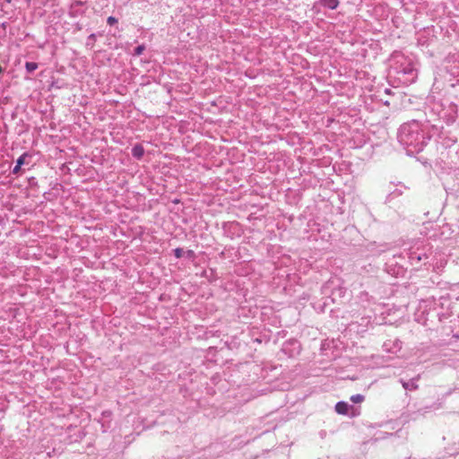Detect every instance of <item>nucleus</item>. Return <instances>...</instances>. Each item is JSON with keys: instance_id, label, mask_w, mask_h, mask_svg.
<instances>
[{"instance_id": "obj_1", "label": "nucleus", "mask_w": 459, "mask_h": 459, "mask_svg": "<svg viewBox=\"0 0 459 459\" xmlns=\"http://www.w3.org/2000/svg\"><path fill=\"white\" fill-rule=\"evenodd\" d=\"M397 137L409 155L421 152L429 140V136L423 132L421 125L415 120L402 125Z\"/></svg>"}, {"instance_id": "obj_2", "label": "nucleus", "mask_w": 459, "mask_h": 459, "mask_svg": "<svg viewBox=\"0 0 459 459\" xmlns=\"http://www.w3.org/2000/svg\"><path fill=\"white\" fill-rule=\"evenodd\" d=\"M383 347L387 352L395 354L402 349V342L398 339L394 341L388 340L387 342H384Z\"/></svg>"}, {"instance_id": "obj_3", "label": "nucleus", "mask_w": 459, "mask_h": 459, "mask_svg": "<svg viewBox=\"0 0 459 459\" xmlns=\"http://www.w3.org/2000/svg\"><path fill=\"white\" fill-rule=\"evenodd\" d=\"M419 377H416V378H412L409 381H403V379H401V383L403 385V387L405 389V390H416L418 388V385H417V380H418Z\"/></svg>"}, {"instance_id": "obj_4", "label": "nucleus", "mask_w": 459, "mask_h": 459, "mask_svg": "<svg viewBox=\"0 0 459 459\" xmlns=\"http://www.w3.org/2000/svg\"><path fill=\"white\" fill-rule=\"evenodd\" d=\"M398 73H403V74L410 75L411 80L415 77L416 73L415 69L411 64H407L405 66H402L399 68Z\"/></svg>"}, {"instance_id": "obj_5", "label": "nucleus", "mask_w": 459, "mask_h": 459, "mask_svg": "<svg viewBox=\"0 0 459 459\" xmlns=\"http://www.w3.org/2000/svg\"><path fill=\"white\" fill-rule=\"evenodd\" d=\"M350 405L345 402H338L335 404V411L338 414L345 415L349 411Z\"/></svg>"}, {"instance_id": "obj_6", "label": "nucleus", "mask_w": 459, "mask_h": 459, "mask_svg": "<svg viewBox=\"0 0 459 459\" xmlns=\"http://www.w3.org/2000/svg\"><path fill=\"white\" fill-rule=\"evenodd\" d=\"M144 154V149L141 144H135L132 148V155L137 160H141Z\"/></svg>"}, {"instance_id": "obj_7", "label": "nucleus", "mask_w": 459, "mask_h": 459, "mask_svg": "<svg viewBox=\"0 0 459 459\" xmlns=\"http://www.w3.org/2000/svg\"><path fill=\"white\" fill-rule=\"evenodd\" d=\"M320 4L330 10H335L339 5V0H320Z\"/></svg>"}, {"instance_id": "obj_8", "label": "nucleus", "mask_w": 459, "mask_h": 459, "mask_svg": "<svg viewBox=\"0 0 459 459\" xmlns=\"http://www.w3.org/2000/svg\"><path fill=\"white\" fill-rule=\"evenodd\" d=\"M25 68L28 74H32L38 68V64L34 62H26Z\"/></svg>"}, {"instance_id": "obj_9", "label": "nucleus", "mask_w": 459, "mask_h": 459, "mask_svg": "<svg viewBox=\"0 0 459 459\" xmlns=\"http://www.w3.org/2000/svg\"><path fill=\"white\" fill-rule=\"evenodd\" d=\"M365 399L364 395L357 394L351 396V401L354 403H359Z\"/></svg>"}, {"instance_id": "obj_10", "label": "nucleus", "mask_w": 459, "mask_h": 459, "mask_svg": "<svg viewBox=\"0 0 459 459\" xmlns=\"http://www.w3.org/2000/svg\"><path fill=\"white\" fill-rule=\"evenodd\" d=\"M30 157V155L27 153V152H24L22 155H21L17 160H16V163L18 164V166H22L23 164L26 163V159Z\"/></svg>"}, {"instance_id": "obj_11", "label": "nucleus", "mask_w": 459, "mask_h": 459, "mask_svg": "<svg viewBox=\"0 0 459 459\" xmlns=\"http://www.w3.org/2000/svg\"><path fill=\"white\" fill-rule=\"evenodd\" d=\"M145 49L144 45H139L137 46L134 50V56H141Z\"/></svg>"}, {"instance_id": "obj_12", "label": "nucleus", "mask_w": 459, "mask_h": 459, "mask_svg": "<svg viewBox=\"0 0 459 459\" xmlns=\"http://www.w3.org/2000/svg\"><path fill=\"white\" fill-rule=\"evenodd\" d=\"M410 259L411 260V262H413L414 260H417L418 262H420L422 259V256H421V255L413 252L411 254Z\"/></svg>"}, {"instance_id": "obj_13", "label": "nucleus", "mask_w": 459, "mask_h": 459, "mask_svg": "<svg viewBox=\"0 0 459 459\" xmlns=\"http://www.w3.org/2000/svg\"><path fill=\"white\" fill-rule=\"evenodd\" d=\"M183 254H184V250H183L182 248L178 247V248H176V249L174 250V255H175V256H176L177 258H180V257H182V256H183Z\"/></svg>"}, {"instance_id": "obj_14", "label": "nucleus", "mask_w": 459, "mask_h": 459, "mask_svg": "<svg viewBox=\"0 0 459 459\" xmlns=\"http://www.w3.org/2000/svg\"><path fill=\"white\" fill-rule=\"evenodd\" d=\"M107 22H108V25L112 26V25H114L115 23L117 22V20L115 17H113V16H109L108 18V20H107Z\"/></svg>"}, {"instance_id": "obj_15", "label": "nucleus", "mask_w": 459, "mask_h": 459, "mask_svg": "<svg viewBox=\"0 0 459 459\" xmlns=\"http://www.w3.org/2000/svg\"><path fill=\"white\" fill-rule=\"evenodd\" d=\"M95 39H96V36L95 34H91L89 37H88V41H87V45H93V42L95 41Z\"/></svg>"}, {"instance_id": "obj_16", "label": "nucleus", "mask_w": 459, "mask_h": 459, "mask_svg": "<svg viewBox=\"0 0 459 459\" xmlns=\"http://www.w3.org/2000/svg\"><path fill=\"white\" fill-rule=\"evenodd\" d=\"M20 169H21V166H18V164L16 163V165L13 169V174H18Z\"/></svg>"}, {"instance_id": "obj_17", "label": "nucleus", "mask_w": 459, "mask_h": 459, "mask_svg": "<svg viewBox=\"0 0 459 459\" xmlns=\"http://www.w3.org/2000/svg\"><path fill=\"white\" fill-rule=\"evenodd\" d=\"M186 255H187V257L191 258V257H194L195 253H194V251H193V250H188V251L186 252Z\"/></svg>"}, {"instance_id": "obj_18", "label": "nucleus", "mask_w": 459, "mask_h": 459, "mask_svg": "<svg viewBox=\"0 0 459 459\" xmlns=\"http://www.w3.org/2000/svg\"><path fill=\"white\" fill-rule=\"evenodd\" d=\"M2 221H3V220L0 218V223L2 222Z\"/></svg>"}]
</instances>
